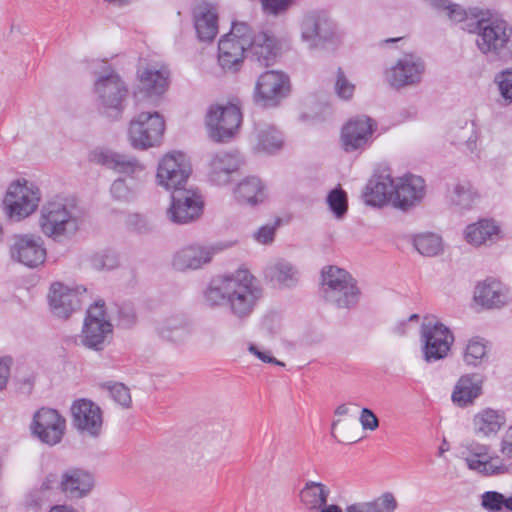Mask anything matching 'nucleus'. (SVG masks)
Segmentation results:
<instances>
[{
	"mask_svg": "<svg viewBox=\"0 0 512 512\" xmlns=\"http://www.w3.org/2000/svg\"><path fill=\"white\" fill-rule=\"evenodd\" d=\"M263 296L259 281L248 270L239 269L234 274L213 280L204 292L208 306H228L238 319L249 317Z\"/></svg>",
	"mask_w": 512,
	"mask_h": 512,
	"instance_id": "nucleus-1",
	"label": "nucleus"
},
{
	"mask_svg": "<svg viewBox=\"0 0 512 512\" xmlns=\"http://www.w3.org/2000/svg\"><path fill=\"white\" fill-rule=\"evenodd\" d=\"M470 14L475 20L476 45L490 61H507L512 58V26L489 11L475 9Z\"/></svg>",
	"mask_w": 512,
	"mask_h": 512,
	"instance_id": "nucleus-2",
	"label": "nucleus"
},
{
	"mask_svg": "<svg viewBox=\"0 0 512 512\" xmlns=\"http://www.w3.org/2000/svg\"><path fill=\"white\" fill-rule=\"evenodd\" d=\"M38 226L47 238L56 243H65L79 230L77 209L63 199L48 201L40 209Z\"/></svg>",
	"mask_w": 512,
	"mask_h": 512,
	"instance_id": "nucleus-3",
	"label": "nucleus"
},
{
	"mask_svg": "<svg viewBox=\"0 0 512 512\" xmlns=\"http://www.w3.org/2000/svg\"><path fill=\"white\" fill-rule=\"evenodd\" d=\"M94 92L102 114L119 119L125 109L128 87L114 71L101 75L94 83Z\"/></svg>",
	"mask_w": 512,
	"mask_h": 512,
	"instance_id": "nucleus-4",
	"label": "nucleus"
},
{
	"mask_svg": "<svg viewBox=\"0 0 512 512\" xmlns=\"http://www.w3.org/2000/svg\"><path fill=\"white\" fill-rule=\"evenodd\" d=\"M40 199L38 187L26 180L12 182L3 200L5 214L11 221L19 222L36 211Z\"/></svg>",
	"mask_w": 512,
	"mask_h": 512,
	"instance_id": "nucleus-5",
	"label": "nucleus"
},
{
	"mask_svg": "<svg viewBox=\"0 0 512 512\" xmlns=\"http://www.w3.org/2000/svg\"><path fill=\"white\" fill-rule=\"evenodd\" d=\"M164 131L165 121L158 112H141L130 121L128 139L134 149L147 150L161 144Z\"/></svg>",
	"mask_w": 512,
	"mask_h": 512,
	"instance_id": "nucleus-6",
	"label": "nucleus"
},
{
	"mask_svg": "<svg viewBox=\"0 0 512 512\" xmlns=\"http://www.w3.org/2000/svg\"><path fill=\"white\" fill-rule=\"evenodd\" d=\"M423 358L432 363L447 357L454 342L450 329L434 317H425L421 324Z\"/></svg>",
	"mask_w": 512,
	"mask_h": 512,
	"instance_id": "nucleus-7",
	"label": "nucleus"
},
{
	"mask_svg": "<svg viewBox=\"0 0 512 512\" xmlns=\"http://www.w3.org/2000/svg\"><path fill=\"white\" fill-rule=\"evenodd\" d=\"M242 122V113L236 104L211 106L206 116L210 139L227 143L234 139Z\"/></svg>",
	"mask_w": 512,
	"mask_h": 512,
	"instance_id": "nucleus-8",
	"label": "nucleus"
},
{
	"mask_svg": "<svg viewBox=\"0 0 512 512\" xmlns=\"http://www.w3.org/2000/svg\"><path fill=\"white\" fill-rule=\"evenodd\" d=\"M291 92V82L287 74L277 70L262 73L255 84L253 99L255 103L274 108L286 99Z\"/></svg>",
	"mask_w": 512,
	"mask_h": 512,
	"instance_id": "nucleus-9",
	"label": "nucleus"
},
{
	"mask_svg": "<svg viewBox=\"0 0 512 512\" xmlns=\"http://www.w3.org/2000/svg\"><path fill=\"white\" fill-rule=\"evenodd\" d=\"M112 332V324L106 317L105 302L97 300L87 310L81 341L85 347L100 351Z\"/></svg>",
	"mask_w": 512,
	"mask_h": 512,
	"instance_id": "nucleus-10",
	"label": "nucleus"
},
{
	"mask_svg": "<svg viewBox=\"0 0 512 512\" xmlns=\"http://www.w3.org/2000/svg\"><path fill=\"white\" fill-rule=\"evenodd\" d=\"M192 168L186 155L180 151L167 153L159 161L156 179L166 190L184 188Z\"/></svg>",
	"mask_w": 512,
	"mask_h": 512,
	"instance_id": "nucleus-11",
	"label": "nucleus"
},
{
	"mask_svg": "<svg viewBox=\"0 0 512 512\" xmlns=\"http://www.w3.org/2000/svg\"><path fill=\"white\" fill-rule=\"evenodd\" d=\"M461 454L467 467L482 476H497L508 471L500 456L490 453L488 445L472 442L464 447Z\"/></svg>",
	"mask_w": 512,
	"mask_h": 512,
	"instance_id": "nucleus-12",
	"label": "nucleus"
},
{
	"mask_svg": "<svg viewBox=\"0 0 512 512\" xmlns=\"http://www.w3.org/2000/svg\"><path fill=\"white\" fill-rule=\"evenodd\" d=\"M202 196L194 189H176L171 195L169 219L177 224H187L198 219L203 212Z\"/></svg>",
	"mask_w": 512,
	"mask_h": 512,
	"instance_id": "nucleus-13",
	"label": "nucleus"
},
{
	"mask_svg": "<svg viewBox=\"0 0 512 512\" xmlns=\"http://www.w3.org/2000/svg\"><path fill=\"white\" fill-rule=\"evenodd\" d=\"M424 72V61L414 54H406L386 70L385 80L391 87L401 89L419 84Z\"/></svg>",
	"mask_w": 512,
	"mask_h": 512,
	"instance_id": "nucleus-14",
	"label": "nucleus"
},
{
	"mask_svg": "<svg viewBox=\"0 0 512 512\" xmlns=\"http://www.w3.org/2000/svg\"><path fill=\"white\" fill-rule=\"evenodd\" d=\"M335 24L325 11H311L304 15L301 37L310 48H318L333 40Z\"/></svg>",
	"mask_w": 512,
	"mask_h": 512,
	"instance_id": "nucleus-15",
	"label": "nucleus"
},
{
	"mask_svg": "<svg viewBox=\"0 0 512 512\" xmlns=\"http://www.w3.org/2000/svg\"><path fill=\"white\" fill-rule=\"evenodd\" d=\"M376 122L368 116H356L342 128L341 140L346 152L366 149L372 142L376 130Z\"/></svg>",
	"mask_w": 512,
	"mask_h": 512,
	"instance_id": "nucleus-16",
	"label": "nucleus"
},
{
	"mask_svg": "<svg viewBox=\"0 0 512 512\" xmlns=\"http://www.w3.org/2000/svg\"><path fill=\"white\" fill-rule=\"evenodd\" d=\"M10 254L13 260L30 268L43 264L47 255L43 239L34 234L15 235Z\"/></svg>",
	"mask_w": 512,
	"mask_h": 512,
	"instance_id": "nucleus-17",
	"label": "nucleus"
},
{
	"mask_svg": "<svg viewBox=\"0 0 512 512\" xmlns=\"http://www.w3.org/2000/svg\"><path fill=\"white\" fill-rule=\"evenodd\" d=\"M65 426V419L57 410L43 407L34 414L32 431L40 441L52 446L61 441Z\"/></svg>",
	"mask_w": 512,
	"mask_h": 512,
	"instance_id": "nucleus-18",
	"label": "nucleus"
},
{
	"mask_svg": "<svg viewBox=\"0 0 512 512\" xmlns=\"http://www.w3.org/2000/svg\"><path fill=\"white\" fill-rule=\"evenodd\" d=\"M95 483V476L89 470L69 468L60 476L59 489L67 498L78 500L90 495Z\"/></svg>",
	"mask_w": 512,
	"mask_h": 512,
	"instance_id": "nucleus-19",
	"label": "nucleus"
},
{
	"mask_svg": "<svg viewBox=\"0 0 512 512\" xmlns=\"http://www.w3.org/2000/svg\"><path fill=\"white\" fill-rule=\"evenodd\" d=\"M425 196V181L422 177L407 174L396 178L395 197L393 205L403 211L418 205Z\"/></svg>",
	"mask_w": 512,
	"mask_h": 512,
	"instance_id": "nucleus-20",
	"label": "nucleus"
},
{
	"mask_svg": "<svg viewBox=\"0 0 512 512\" xmlns=\"http://www.w3.org/2000/svg\"><path fill=\"white\" fill-rule=\"evenodd\" d=\"M48 301L52 313L63 319H67L81 305V299L77 290L59 282L51 285Z\"/></svg>",
	"mask_w": 512,
	"mask_h": 512,
	"instance_id": "nucleus-21",
	"label": "nucleus"
},
{
	"mask_svg": "<svg viewBox=\"0 0 512 512\" xmlns=\"http://www.w3.org/2000/svg\"><path fill=\"white\" fill-rule=\"evenodd\" d=\"M396 190V179L388 170L375 174L367 183L364 192L365 201L372 206H382L388 201L393 202Z\"/></svg>",
	"mask_w": 512,
	"mask_h": 512,
	"instance_id": "nucleus-22",
	"label": "nucleus"
},
{
	"mask_svg": "<svg viewBox=\"0 0 512 512\" xmlns=\"http://www.w3.org/2000/svg\"><path fill=\"white\" fill-rule=\"evenodd\" d=\"M74 425L92 436H97L102 427V413L100 407L90 400L75 401L71 408Z\"/></svg>",
	"mask_w": 512,
	"mask_h": 512,
	"instance_id": "nucleus-23",
	"label": "nucleus"
},
{
	"mask_svg": "<svg viewBox=\"0 0 512 512\" xmlns=\"http://www.w3.org/2000/svg\"><path fill=\"white\" fill-rule=\"evenodd\" d=\"M474 299L487 308H500L511 300L509 289L493 278H488L477 285Z\"/></svg>",
	"mask_w": 512,
	"mask_h": 512,
	"instance_id": "nucleus-24",
	"label": "nucleus"
},
{
	"mask_svg": "<svg viewBox=\"0 0 512 512\" xmlns=\"http://www.w3.org/2000/svg\"><path fill=\"white\" fill-rule=\"evenodd\" d=\"M275 36L267 31H258L257 36L247 46V57L261 66H270L278 54Z\"/></svg>",
	"mask_w": 512,
	"mask_h": 512,
	"instance_id": "nucleus-25",
	"label": "nucleus"
},
{
	"mask_svg": "<svg viewBox=\"0 0 512 512\" xmlns=\"http://www.w3.org/2000/svg\"><path fill=\"white\" fill-rule=\"evenodd\" d=\"M169 72L166 69L147 67L139 73V86L134 92L135 97L141 100L153 95L163 94L168 87Z\"/></svg>",
	"mask_w": 512,
	"mask_h": 512,
	"instance_id": "nucleus-26",
	"label": "nucleus"
},
{
	"mask_svg": "<svg viewBox=\"0 0 512 512\" xmlns=\"http://www.w3.org/2000/svg\"><path fill=\"white\" fill-rule=\"evenodd\" d=\"M241 165L240 155L236 152H220L210 161L209 179L216 185H225L230 182L231 174Z\"/></svg>",
	"mask_w": 512,
	"mask_h": 512,
	"instance_id": "nucleus-27",
	"label": "nucleus"
},
{
	"mask_svg": "<svg viewBox=\"0 0 512 512\" xmlns=\"http://www.w3.org/2000/svg\"><path fill=\"white\" fill-rule=\"evenodd\" d=\"M213 250L200 245H189L178 250L173 257V266L179 271L199 269L211 261Z\"/></svg>",
	"mask_w": 512,
	"mask_h": 512,
	"instance_id": "nucleus-28",
	"label": "nucleus"
},
{
	"mask_svg": "<svg viewBox=\"0 0 512 512\" xmlns=\"http://www.w3.org/2000/svg\"><path fill=\"white\" fill-rule=\"evenodd\" d=\"M97 162L121 174L138 175L144 166L132 156L114 151H101L96 154Z\"/></svg>",
	"mask_w": 512,
	"mask_h": 512,
	"instance_id": "nucleus-29",
	"label": "nucleus"
},
{
	"mask_svg": "<svg viewBox=\"0 0 512 512\" xmlns=\"http://www.w3.org/2000/svg\"><path fill=\"white\" fill-rule=\"evenodd\" d=\"M325 301L335 305L337 308L351 309L357 305L360 299V290L357 281H351L341 286H336L333 292L321 291Z\"/></svg>",
	"mask_w": 512,
	"mask_h": 512,
	"instance_id": "nucleus-30",
	"label": "nucleus"
},
{
	"mask_svg": "<svg viewBox=\"0 0 512 512\" xmlns=\"http://www.w3.org/2000/svg\"><path fill=\"white\" fill-rule=\"evenodd\" d=\"M500 229L493 220L482 219L466 227L465 238L468 243L480 246L494 243Z\"/></svg>",
	"mask_w": 512,
	"mask_h": 512,
	"instance_id": "nucleus-31",
	"label": "nucleus"
},
{
	"mask_svg": "<svg viewBox=\"0 0 512 512\" xmlns=\"http://www.w3.org/2000/svg\"><path fill=\"white\" fill-rule=\"evenodd\" d=\"M505 423L504 412L487 408L474 416L473 429L477 435L488 437L496 434Z\"/></svg>",
	"mask_w": 512,
	"mask_h": 512,
	"instance_id": "nucleus-32",
	"label": "nucleus"
},
{
	"mask_svg": "<svg viewBox=\"0 0 512 512\" xmlns=\"http://www.w3.org/2000/svg\"><path fill=\"white\" fill-rule=\"evenodd\" d=\"M254 136L257 149L272 153L282 148L284 143L283 134L274 125L259 122L255 124Z\"/></svg>",
	"mask_w": 512,
	"mask_h": 512,
	"instance_id": "nucleus-33",
	"label": "nucleus"
},
{
	"mask_svg": "<svg viewBox=\"0 0 512 512\" xmlns=\"http://www.w3.org/2000/svg\"><path fill=\"white\" fill-rule=\"evenodd\" d=\"M481 391V380L477 375L462 376L452 393V401L460 407H465L479 397Z\"/></svg>",
	"mask_w": 512,
	"mask_h": 512,
	"instance_id": "nucleus-34",
	"label": "nucleus"
},
{
	"mask_svg": "<svg viewBox=\"0 0 512 512\" xmlns=\"http://www.w3.org/2000/svg\"><path fill=\"white\" fill-rule=\"evenodd\" d=\"M194 26L199 40L210 42L218 33V16L208 8H200L194 14Z\"/></svg>",
	"mask_w": 512,
	"mask_h": 512,
	"instance_id": "nucleus-35",
	"label": "nucleus"
},
{
	"mask_svg": "<svg viewBox=\"0 0 512 512\" xmlns=\"http://www.w3.org/2000/svg\"><path fill=\"white\" fill-rule=\"evenodd\" d=\"M330 495L329 488L314 481H307L300 491V501L309 510H319L327 504Z\"/></svg>",
	"mask_w": 512,
	"mask_h": 512,
	"instance_id": "nucleus-36",
	"label": "nucleus"
},
{
	"mask_svg": "<svg viewBox=\"0 0 512 512\" xmlns=\"http://www.w3.org/2000/svg\"><path fill=\"white\" fill-rule=\"evenodd\" d=\"M160 337L166 341L179 344L184 342L191 334V326L182 317L167 319L159 328Z\"/></svg>",
	"mask_w": 512,
	"mask_h": 512,
	"instance_id": "nucleus-37",
	"label": "nucleus"
},
{
	"mask_svg": "<svg viewBox=\"0 0 512 512\" xmlns=\"http://www.w3.org/2000/svg\"><path fill=\"white\" fill-rule=\"evenodd\" d=\"M235 197L240 203L252 206L262 202L265 195L260 179L248 177L241 181L235 189Z\"/></svg>",
	"mask_w": 512,
	"mask_h": 512,
	"instance_id": "nucleus-38",
	"label": "nucleus"
},
{
	"mask_svg": "<svg viewBox=\"0 0 512 512\" xmlns=\"http://www.w3.org/2000/svg\"><path fill=\"white\" fill-rule=\"evenodd\" d=\"M267 276L285 287H291L298 281L297 269L285 260H279L273 266H270L267 269Z\"/></svg>",
	"mask_w": 512,
	"mask_h": 512,
	"instance_id": "nucleus-39",
	"label": "nucleus"
},
{
	"mask_svg": "<svg viewBox=\"0 0 512 512\" xmlns=\"http://www.w3.org/2000/svg\"><path fill=\"white\" fill-rule=\"evenodd\" d=\"M354 280L352 275L345 269L334 265L325 266L321 270V291L329 290L333 292L336 286H341Z\"/></svg>",
	"mask_w": 512,
	"mask_h": 512,
	"instance_id": "nucleus-40",
	"label": "nucleus"
},
{
	"mask_svg": "<svg viewBox=\"0 0 512 512\" xmlns=\"http://www.w3.org/2000/svg\"><path fill=\"white\" fill-rule=\"evenodd\" d=\"M413 245L423 256L433 257L443 250L442 238L434 233H423L414 237Z\"/></svg>",
	"mask_w": 512,
	"mask_h": 512,
	"instance_id": "nucleus-41",
	"label": "nucleus"
},
{
	"mask_svg": "<svg viewBox=\"0 0 512 512\" xmlns=\"http://www.w3.org/2000/svg\"><path fill=\"white\" fill-rule=\"evenodd\" d=\"M493 82L500 95L499 103L502 106L512 104V68L496 73Z\"/></svg>",
	"mask_w": 512,
	"mask_h": 512,
	"instance_id": "nucleus-42",
	"label": "nucleus"
},
{
	"mask_svg": "<svg viewBox=\"0 0 512 512\" xmlns=\"http://www.w3.org/2000/svg\"><path fill=\"white\" fill-rule=\"evenodd\" d=\"M429 4L436 11L444 12L453 22H462L468 19V12L450 0H429Z\"/></svg>",
	"mask_w": 512,
	"mask_h": 512,
	"instance_id": "nucleus-43",
	"label": "nucleus"
},
{
	"mask_svg": "<svg viewBox=\"0 0 512 512\" xmlns=\"http://www.w3.org/2000/svg\"><path fill=\"white\" fill-rule=\"evenodd\" d=\"M476 193L473 191L470 183H458L455 185L450 196L452 204L461 209H470L473 205Z\"/></svg>",
	"mask_w": 512,
	"mask_h": 512,
	"instance_id": "nucleus-44",
	"label": "nucleus"
},
{
	"mask_svg": "<svg viewBox=\"0 0 512 512\" xmlns=\"http://www.w3.org/2000/svg\"><path fill=\"white\" fill-rule=\"evenodd\" d=\"M326 200L329 209L336 218L341 219L346 215L348 210V196L341 187L332 189Z\"/></svg>",
	"mask_w": 512,
	"mask_h": 512,
	"instance_id": "nucleus-45",
	"label": "nucleus"
},
{
	"mask_svg": "<svg viewBox=\"0 0 512 512\" xmlns=\"http://www.w3.org/2000/svg\"><path fill=\"white\" fill-rule=\"evenodd\" d=\"M486 357V345L479 338L471 339L465 349L463 358L467 365L478 366Z\"/></svg>",
	"mask_w": 512,
	"mask_h": 512,
	"instance_id": "nucleus-46",
	"label": "nucleus"
},
{
	"mask_svg": "<svg viewBox=\"0 0 512 512\" xmlns=\"http://www.w3.org/2000/svg\"><path fill=\"white\" fill-rule=\"evenodd\" d=\"M481 506L488 512H500L506 508V497L497 491H486L481 495Z\"/></svg>",
	"mask_w": 512,
	"mask_h": 512,
	"instance_id": "nucleus-47",
	"label": "nucleus"
},
{
	"mask_svg": "<svg viewBox=\"0 0 512 512\" xmlns=\"http://www.w3.org/2000/svg\"><path fill=\"white\" fill-rule=\"evenodd\" d=\"M367 503L370 512H394L398 507L397 500L391 492H385Z\"/></svg>",
	"mask_w": 512,
	"mask_h": 512,
	"instance_id": "nucleus-48",
	"label": "nucleus"
},
{
	"mask_svg": "<svg viewBox=\"0 0 512 512\" xmlns=\"http://www.w3.org/2000/svg\"><path fill=\"white\" fill-rule=\"evenodd\" d=\"M257 33L246 22H233L231 31L227 35L248 46L257 36Z\"/></svg>",
	"mask_w": 512,
	"mask_h": 512,
	"instance_id": "nucleus-49",
	"label": "nucleus"
},
{
	"mask_svg": "<svg viewBox=\"0 0 512 512\" xmlns=\"http://www.w3.org/2000/svg\"><path fill=\"white\" fill-rule=\"evenodd\" d=\"M334 89L336 95L343 100L351 99L354 94L355 85L346 77L341 68L337 70Z\"/></svg>",
	"mask_w": 512,
	"mask_h": 512,
	"instance_id": "nucleus-50",
	"label": "nucleus"
},
{
	"mask_svg": "<svg viewBox=\"0 0 512 512\" xmlns=\"http://www.w3.org/2000/svg\"><path fill=\"white\" fill-rule=\"evenodd\" d=\"M244 55L231 53L227 50H218V62L223 70L237 72L243 62Z\"/></svg>",
	"mask_w": 512,
	"mask_h": 512,
	"instance_id": "nucleus-51",
	"label": "nucleus"
},
{
	"mask_svg": "<svg viewBox=\"0 0 512 512\" xmlns=\"http://www.w3.org/2000/svg\"><path fill=\"white\" fill-rule=\"evenodd\" d=\"M114 199L119 201H131L135 197V190L122 178L116 179L110 188Z\"/></svg>",
	"mask_w": 512,
	"mask_h": 512,
	"instance_id": "nucleus-52",
	"label": "nucleus"
},
{
	"mask_svg": "<svg viewBox=\"0 0 512 512\" xmlns=\"http://www.w3.org/2000/svg\"><path fill=\"white\" fill-rule=\"evenodd\" d=\"M260 2L263 12L272 16L286 13L293 4V0H260Z\"/></svg>",
	"mask_w": 512,
	"mask_h": 512,
	"instance_id": "nucleus-53",
	"label": "nucleus"
},
{
	"mask_svg": "<svg viewBox=\"0 0 512 512\" xmlns=\"http://www.w3.org/2000/svg\"><path fill=\"white\" fill-rule=\"evenodd\" d=\"M49 502V494L40 488L32 490L25 499V505L34 511L47 506Z\"/></svg>",
	"mask_w": 512,
	"mask_h": 512,
	"instance_id": "nucleus-54",
	"label": "nucleus"
},
{
	"mask_svg": "<svg viewBox=\"0 0 512 512\" xmlns=\"http://www.w3.org/2000/svg\"><path fill=\"white\" fill-rule=\"evenodd\" d=\"M111 397L121 406L128 408L131 405L129 389L122 383H114L108 387Z\"/></svg>",
	"mask_w": 512,
	"mask_h": 512,
	"instance_id": "nucleus-55",
	"label": "nucleus"
},
{
	"mask_svg": "<svg viewBox=\"0 0 512 512\" xmlns=\"http://www.w3.org/2000/svg\"><path fill=\"white\" fill-rule=\"evenodd\" d=\"M218 50H227L231 53H237L247 56V46L243 45L241 41H237L229 35H224L218 43Z\"/></svg>",
	"mask_w": 512,
	"mask_h": 512,
	"instance_id": "nucleus-56",
	"label": "nucleus"
},
{
	"mask_svg": "<svg viewBox=\"0 0 512 512\" xmlns=\"http://www.w3.org/2000/svg\"><path fill=\"white\" fill-rule=\"evenodd\" d=\"M279 224L280 219H277L272 224H266L260 227L254 234L256 241L261 244L271 243L274 240L275 232Z\"/></svg>",
	"mask_w": 512,
	"mask_h": 512,
	"instance_id": "nucleus-57",
	"label": "nucleus"
},
{
	"mask_svg": "<svg viewBox=\"0 0 512 512\" xmlns=\"http://www.w3.org/2000/svg\"><path fill=\"white\" fill-rule=\"evenodd\" d=\"M119 321L123 327H131L136 322L135 309L131 305H123L119 308Z\"/></svg>",
	"mask_w": 512,
	"mask_h": 512,
	"instance_id": "nucleus-58",
	"label": "nucleus"
},
{
	"mask_svg": "<svg viewBox=\"0 0 512 512\" xmlns=\"http://www.w3.org/2000/svg\"><path fill=\"white\" fill-rule=\"evenodd\" d=\"M360 422L363 429L375 430L379 426L376 415L368 408H363L360 415Z\"/></svg>",
	"mask_w": 512,
	"mask_h": 512,
	"instance_id": "nucleus-59",
	"label": "nucleus"
},
{
	"mask_svg": "<svg viewBox=\"0 0 512 512\" xmlns=\"http://www.w3.org/2000/svg\"><path fill=\"white\" fill-rule=\"evenodd\" d=\"M13 360L10 356L0 358V391L6 388Z\"/></svg>",
	"mask_w": 512,
	"mask_h": 512,
	"instance_id": "nucleus-60",
	"label": "nucleus"
},
{
	"mask_svg": "<svg viewBox=\"0 0 512 512\" xmlns=\"http://www.w3.org/2000/svg\"><path fill=\"white\" fill-rule=\"evenodd\" d=\"M249 351L254 354L257 358H259L261 361L265 363H271L279 366H284L283 362L278 361L276 358L271 356L269 352L261 351L257 346L250 345Z\"/></svg>",
	"mask_w": 512,
	"mask_h": 512,
	"instance_id": "nucleus-61",
	"label": "nucleus"
},
{
	"mask_svg": "<svg viewBox=\"0 0 512 512\" xmlns=\"http://www.w3.org/2000/svg\"><path fill=\"white\" fill-rule=\"evenodd\" d=\"M116 258L110 255H103L101 257H96L93 260V265L96 268L102 269H112L116 266Z\"/></svg>",
	"mask_w": 512,
	"mask_h": 512,
	"instance_id": "nucleus-62",
	"label": "nucleus"
},
{
	"mask_svg": "<svg viewBox=\"0 0 512 512\" xmlns=\"http://www.w3.org/2000/svg\"><path fill=\"white\" fill-rule=\"evenodd\" d=\"M59 482H60V477H58L57 474L55 473H49L45 479L43 480V482L41 483V486H40V489L44 490L45 492H47L49 494V492L55 488V487H58L59 488Z\"/></svg>",
	"mask_w": 512,
	"mask_h": 512,
	"instance_id": "nucleus-63",
	"label": "nucleus"
},
{
	"mask_svg": "<svg viewBox=\"0 0 512 512\" xmlns=\"http://www.w3.org/2000/svg\"><path fill=\"white\" fill-rule=\"evenodd\" d=\"M502 453L512 457V426L506 432V439L502 443Z\"/></svg>",
	"mask_w": 512,
	"mask_h": 512,
	"instance_id": "nucleus-64",
	"label": "nucleus"
}]
</instances>
